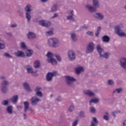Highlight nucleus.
Returning <instances> with one entry per match:
<instances>
[{"instance_id":"nucleus-23","label":"nucleus","mask_w":126,"mask_h":126,"mask_svg":"<svg viewBox=\"0 0 126 126\" xmlns=\"http://www.w3.org/2000/svg\"><path fill=\"white\" fill-rule=\"evenodd\" d=\"M29 105L30 103L28 101H25L24 102V112L25 113H27L28 111L29 110Z\"/></svg>"},{"instance_id":"nucleus-27","label":"nucleus","mask_w":126,"mask_h":126,"mask_svg":"<svg viewBox=\"0 0 126 126\" xmlns=\"http://www.w3.org/2000/svg\"><path fill=\"white\" fill-rule=\"evenodd\" d=\"M13 106L12 105H9L7 107L6 111L7 112L8 114L9 115H11L13 113Z\"/></svg>"},{"instance_id":"nucleus-63","label":"nucleus","mask_w":126,"mask_h":126,"mask_svg":"<svg viewBox=\"0 0 126 126\" xmlns=\"http://www.w3.org/2000/svg\"><path fill=\"white\" fill-rule=\"evenodd\" d=\"M23 116H24V119L25 120H26V119H27V115H26V114L25 113H24Z\"/></svg>"},{"instance_id":"nucleus-25","label":"nucleus","mask_w":126,"mask_h":126,"mask_svg":"<svg viewBox=\"0 0 126 126\" xmlns=\"http://www.w3.org/2000/svg\"><path fill=\"white\" fill-rule=\"evenodd\" d=\"M99 123L97 118L96 117L93 118V121H91V126H97V125Z\"/></svg>"},{"instance_id":"nucleus-24","label":"nucleus","mask_w":126,"mask_h":126,"mask_svg":"<svg viewBox=\"0 0 126 126\" xmlns=\"http://www.w3.org/2000/svg\"><path fill=\"white\" fill-rule=\"evenodd\" d=\"M10 100L12 103H13V104H16L17 103V101H18V95H13L12 98L10 99Z\"/></svg>"},{"instance_id":"nucleus-28","label":"nucleus","mask_w":126,"mask_h":126,"mask_svg":"<svg viewBox=\"0 0 126 126\" xmlns=\"http://www.w3.org/2000/svg\"><path fill=\"white\" fill-rule=\"evenodd\" d=\"M93 4L94 7H95V8H99V7H100V4L99 3V0H93Z\"/></svg>"},{"instance_id":"nucleus-3","label":"nucleus","mask_w":126,"mask_h":126,"mask_svg":"<svg viewBox=\"0 0 126 126\" xmlns=\"http://www.w3.org/2000/svg\"><path fill=\"white\" fill-rule=\"evenodd\" d=\"M9 85V82L6 80H3L1 83V91L3 94H6L8 89L7 87Z\"/></svg>"},{"instance_id":"nucleus-45","label":"nucleus","mask_w":126,"mask_h":126,"mask_svg":"<svg viewBox=\"0 0 126 126\" xmlns=\"http://www.w3.org/2000/svg\"><path fill=\"white\" fill-rule=\"evenodd\" d=\"M117 35L120 37H126V33L125 32H122V31Z\"/></svg>"},{"instance_id":"nucleus-20","label":"nucleus","mask_w":126,"mask_h":126,"mask_svg":"<svg viewBox=\"0 0 126 126\" xmlns=\"http://www.w3.org/2000/svg\"><path fill=\"white\" fill-rule=\"evenodd\" d=\"M96 50L97 51V53L99 55V57H100L101 56H102V54H103V53H104V49H103L101 47V45H97L96 46Z\"/></svg>"},{"instance_id":"nucleus-37","label":"nucleus","mask_w":126,"mask_h":126,"mask_svg":"<svg viewBox=\"0 0 126 126\" xmlns=\"http://www.w3.org/2000/svg\"><path fill=\"white\" fill-rule=\"evenodd\" d=\"M20 47L21 49H22L23 50H27V46H26V44H25V42H24L21 43Z\"/></svg>"},{"instance_id":"nucleus-16","label":"nucleus","mask_w":126,"mask_h":126,"mask_svg":"<svg viewBox=\"0 0 126 126\" xmlns=\"http://www.w3.org/2000/svg\"><path fill=\"white\" fill-rule=\"evenodd\" d=\"M27 35L28 39H29V40H32V39L36 38V34L34 32H29Z\"/></svg>"},{"instance_id":"nucleus-29","label":"nucleus","mask_w":126,"mask_h":126,"mask_svg":"<svg viewBox=\"0 0 126 126\" xmlns=\"http://www.w3.org/2000/svg\"><path fill=\"white\" fill-rule=\"evenodd\" d=\"M57 10H58V5L54 4L51 6L50 12H55Z\"/></svg>"},{"instance_id":"nucleus-35","label":"nucleus","mask_w":126,"mask_h":126,"mask_svg":"<svg viewBox=\"0 0 126 126\" xmlns=\"http://www.w3.org/2000/svg\"><path fill=\"white\" fill-rule=\"evenodd\" d=\"M99 99L93 98L90 101V105H91L92 103H94V104H97V103H99Z\"/></svg>"},{"instance_id":"nucleus-17","label":"nucleus","mask_w":126,"mask_h":126,"mask_svg":"<svg viewBox=\"0 0 126 126\" xmlns=\"http://www.w3.org/2000/svg\"><path fill=\"white\" fill-rule=\"evenodd\" d=\"M101 39L103 43H109L111 40L110 36L107 35L102 36Z\"/></svg>"},{"instance_id":"nucleus-56","label":"nucleus","mask_w":126,"mask_h":126,"mask_svg":"<svg viewBox=\"0 0 126 126\" xmlns=\"http://www.w3.org/2000/svg\"><path fill=\"white\" fill-rule=\"evenodd\" d=\"M56 17H59V14L55 13L54 14L53 16L51 17V18H56Z\"/></svg>"},{"instance_id":"nucleus-15","label":"nucleus","mask_w":126,"mask_h":126,"mask_svg":"<svg viewBox=\"0 0 126 126\" xmlns=\"http://www.w3.org/2000/svg\"><path fill=\"white\" fill-rule=\"evenodd\" d=\"M84 93L85 95H88V96H89V97H95V96H96L95 93L92 92L90 90L84 91Z\"/></svg>"},{"instance_id":"nucleus-32","label":"nucleus","mask_w":126,"mask_h":126,"mask_svg":"<svg viewBox=\"0 0 126 126\" xmlns=\"http://www.w3.org/2000/svg\"><path fill=\"white\" fill-rule=\"evenodd\" d=\"M40 61L36 60L34 62L33 66L34 68H39V67H40Z\"/></svg>"},{"instance_id":"nucleus-33","label":"nucleus","mask_w":126,"mask_h":126,"mask_svg":"<svg viewBox=\"0 0 126 126\" xmlns=\"http://www.w3.org/2000/svg\"><path fill=\"white\" fill-rule=\"evenodd\" d=\"M109 56H110V53L109 52L104 53L103 54L101 55L100 58H104V59H106V60H108L109 59Z\"/></svg>"},{"instance_id":"nucleus-2","label":"nucleus","mask_w":126,"mask_h":126,"mask_svg":"<svg viewBox=\"0 0 126 126\" xmlns=\"http://www.w3.org/2000/svg\"><path fill=\"white\" fill-rule=\"evenodd\" d=\"M48 44L51 48H59L60 46V40L55 37L49 38L48 40Z\"/></svg>"},{"instance_id":"nucleus-13","label":"nucleus","mask_w":126,"mask_h":126,"mask_svg":"<svg viewBox=\"0 0 126 126\" xmlns=\"http://www.w3.org/2000/svg\"><path fill=\"white\" fill-rule=\"evenodd\" d=\"M123 27H124V25L123 24H120L119 25L114 27L115 31L116 34H118L122 31L121 28H123Z\"/></svg>"},{"instance_id":"nucleus-62","label":"nucleus","mask_w":126,"mask_h":126,"mask_svg":"<svg viewBox=\"0 0 126 126\" xmlns=\"http://www.w3.org/2000/svg\"><path fill=\"white\" fill-rule=\"evenodd\" d=\"M22 108H23V107H22V106H17V108L18 109V110H22Z\"/></svg>"},{"instance_id":"nucleus-6","label":"nucleus","mask_w":126,"mask_h":126,"mask_svg":"<svg viewBox=\"0 0 126 126\" xmlns=\"http://www.w3.org/2000/svg\"><path fill=\"white\" fill-rule=\"evenodd\" d=\"M67 55L69 61H70L71 62L75 61V59H76V54H75V52H74L73 50H69L67 53Z\"/></svg>"},{"instance_id":"nucleus-61","label":"nucleus","mask_w":126,"mask_h":126,"mask_svg":"<svg viewBox=\"0 0 126 126\" xmlns=\"http://www.w3.org/2000/svg\"><path fill=\"white\" fill-rule=\"evenodd\" d=\"M0 79H1L2 80H6L5 79H6V77H5V76H2L0 77Z\"/></svg>"},{"instance_id":"nucleus-10","label":"nucleus","mask_w":126,"mask_h":126,"mask_svg":"<svg viewBox=\"0 0 126 126\" xmlns=\"http://www.w3.org/2000/svg\"><path fill=\"white\" fill-rule=\"evenodd\" d=\"M86 7L91 13H94V12H96V11H97V9H96V8L89 4L86 5Z\"/></svg>"},{"instance_id":"nucleus-52","label":"nucleus","mask_w":126,"mask_h":126,"mask_svg":"<svg viewBox=\"0 0 126 126\" xmlns=\"http://www.w3.org/2000/svg\"><path fill=\"white\" fill-rule=\"evenodd\" d=\"M46 34L48 35V36H51V35L54 34V32L52 31H49L46 32Z\"/></svg>"},{"instance_id":"nucleus-47","label":"nucleus","mask_w":126,"mask_h":126,"mask_svg":"<svg viewBox=\"0 0 126 126\" xmlns=\"http://www.w3.org/2000/svg\"><path fill=\"white\" fill-rule=\"evenodd\" d=\"M4 49H5L4 44L0 43V50H4Z\"/></svg>"},{"instance_id":"nucleus-9","label":"nucleus","mask_w":126,"mask_h":126,"mask_svg":"<svg viewBox=\"0 0 126 126\" xmlns=\"http://www.w3.org/2000/svg\"><path fill=\"white\" fill-rule=\"evenodd\" d=\"M38 23L39 25L43 27H50V26H51V22H46V21L44 20H39Z\"/></svg>"},{"instance_id":"nucleus-59","label":"nucleus","mask_w":126,"mask_h":126,"mask_svg":"<svg viewBox=\"0 0 126 126\" xmlns=\"http://www.w3.org/2000/svg\"><path fill=\"white\" fill-rule=\"evenodd\" d=\"M10 27L11 28H16V27H17V24H14L11 25Z\"/></svg>"},{"instance_id":"nucleus-40","label":"nucleus","mask_w":126,"mask_h":126,"mask_svg":"<svg viewBox=\"0 0 126 126\" xmlns=\"http://www.w3.org/2000/svg\"><path fill=\"white\" fill-rule=\"evenodd\" d=\"M107 84L110 86H113L115 84V82L112 79H109L107 81Z\"/></svg>"},{"instance_id":"nucleus-8","label":"nucleus","mask_w":126,"mask_h":126,"mask_svg":"<svg viewBox=\"0 0 126 126\" xmlns=\"http://www.w3.org/2000/svg\"><path fill=\"white\" fill-rule=\"evenodd\" d=\"M93 51H94V43L90 42L87 46L86 54L93 53Z\"/></svg>"},{"instance_id":"nucleus-46","label":"nucleus","mask_w":126,"mask_h":126,"mask_svg":"<svg viewBox=\"0 0 126 126\" xmlns=\"http://www.w3.org/2000/svg\"><path fill=\"white\" fill-rule=\"evenodd\" d=\"M54 57H55V58H56V59H57V61H58V62H62V58H61V56H60L58 54H56L54 55Z\"/></svg>"},{"instance_id":"nucleus-30","label":"nucleus","mask_w":126,"mask_h":126,"mask_svg":"<svg viewBox=\"0 0 126 126\" xmlns=\"http://www.w3.org/2000/svg\"><path fill=\"white\" fill-rule=\"evenodd\" d=\"M16 55L17 57H21L22 58H24L25 57V54L23 51H18L16 53Z\"/></svg>"},{"instance_id":"nucleus-43","label":"nucleus","mask_w":126,"mask_h":126,"mask_svg":"<svg viewBox=\"0 0 126 126\" xmlns=\"http://www.w3.org/2000/svg\"><path fill=\"white\" fill-rule=\"evenodd\" d=\"M35 95L37 96V97H39V98H42L43 97V93L42 92H36L35 93Z\"/></svg>"},{"instance_id":"nucleus-4","label":"nucleus","mask_w":126,"mask_h":126,"mask_svg":"<svg viewBox=\"0 0 126 126\" xmlns=\"http://www.w3.org/2000/svg\"><path fill=\"white\" fill-rule=\"evenodd\" d=\"M25 10L26 11V18L27 19L28 21H30L31 20V11H32V9H31V5L28 4L25 7Z\"/></svg>"},{"instance_id":"nucleus-34","label":"nucleus","mask_w":126,"mask_h":126,"mask_svg":"<svg viewBox=\"0 0 126 126\" xmlns=\"http://www.w3.org/2000/svg\"><path fill=\"white\" fill-rule=\"evenodd\" d=\"M123 91V89L121 88L116 89L114 90L113 91V94H115V93H117L118 94H120V93H121V92Z\"/></svg>"},{"instance_id":"nucleus-48","label":"nucleus","mask_w":126,"mask_h":126,"mask_svg":"<svg viewBox=\"0 0 126 126\" xmlns=\"http://www.w3.org/2000/svg\"><path fill=\"white\" fill-rule=\"evenodd\" d=\"M17 12L20 17H23V12H22V11L18 10Z\"/></svg>"},{"instance_id":"nucleus-54","label":"nucleus","mask_w":126,"mask_h":126,"mask_svg":"<svg viewBox=\"0 0 126 126\" xmlns=\"http://www.w3.org/2000/svg\"><path fill=\"white\" fill-rule=\"evenodd\" d=\"M87 35H89L90 36H93L94 35V33H93V32L91 31H88L87 32Z\"/></svg>"},{"instance_id":"nucleus-58","label":"nucleus","mask_w":126,"mask_h":126,"mask_svg":"<svg viewBox=\"0 0 126 126\" xmlns=\"http://www.w3.org/2000/svg\"><path fill=\"white\" fill-rule=\"evenodd\" d=\"M103 119H104V120H105V121H108L109 120V116L107 115H104Z\"/></svg>"},{"instance_id":"nucleus-50","label":"nucleus","mask_w":126,"mask_h":126,"mask_svg":"<svg viewBox=\"0 0 126 126\" xmlns=\"http://www.w3.org/2000/svg\"><path fill=\"white\" fill-rule=\"evenodd\" d=\"M78 124V120H75L74 122H73L72 126H77Z\"/></svg>"},{"instance_id":"nucleus-12","label":"nucleus","mask_w":126,"mask_h":126,"mask_svg":"<svg viewBox=\"0 0 126 126\" xmlns=\"http://www.w3.org/2000/svg\"><path fill=\"white\" fill-rule=\"evenodd\" d=\"M94 17L96 19L98 20H103L104 19V15L102 14V13L100 12H95V13L94 15Z\"/></svg>"},{"instance_id":"nucleus-53","label":"nucleus","mask_w":126,"mask_h":126,"mask_svg":"<svg viewBox=\"0 0 126 126\" xmlns=\"http://www.w3.org/2000/svg\"><path fill=\"white\" fill-rule=\"evenodd\" d=\"M42 90V88L41 87H36L34 90L35 92H40V90Z\"/></svg>"},{"instance_id":"nucleus-51","label":"nucleus","mask_w":126,"mask_h":126,"mask_svg":"<svg viewBox=\"0 0 126 126\" xmlns=\"http://www.w3.org/2000/svg\"><path fill=\"white\" fill-rule=\"evenodd\" d=\"M68 111L69 112H73V111H74V106L73 105L71 106L69 108H68Z\"/></svg>"},{"instance_id":"nucleus-42","label":"nucleus","mask_w":126,"mask_h":126,"mask_svg":"<svg viewBox=\"0 0 126 126\" xmlns=\"http://www.w3.org/2000/svg\"><path fill=\"white\" fill-rule=\"evenodd\" d=\"M9 103V101L6 100H4L1 102V104L3 106H7V105H8Z\"/></svg>"},{"instance_id":"nucleus-38","label":"nucleus","mask_w":126,"mask_h":126,"mask_svg":"<svg viewBox=\"0 0 126 126\" xmlns=\"http://www.w3.org/2000/svg\"><path fill=\"white\" fill-rule=\"evenodd\" d=\"M90 112L92 114H96V112H97V110H96V108H95V107L92 106L90 107Z\"/></svg>"},{"instance_id":"nucleus-49","label":"nucleus","mask_w":126,"mask_h":126,"mask_svg":"<svg viewBox=\"0 0 126 126\" xmlns=\"http://www.w3.org/2000/svg\"><path fill=\"white\" fill-rule=\"evenodd\" d=\"M56 100L57 101V102H62V101H63V99L62 98L61 96H57V97L56 98Z\"/></svg>"},{"instance_id":"nucleus-57","label":"nucleus","mask_w":126,"mask_h":126,"mask_svg":"<svg viewBox=\"0 0 126 126\" xmlns=\"http://www.w3.org/2000/svg\"><path fill=\"white\" fill-rule=\"evenodd\" d=\"M37 71L36 72H33L32 73H31L32 76H38V73H36Z\"/></svg>"},{"instance_id":"nucleus-26","label":"nucleus","mask_w":126,"mask_h":126,"mask_svg":"<svg viewBox=\"0 0 126 126\" xmlns=\"http://www.w3.org/2000/svg\"><path fill=\"white\" fill-rule=\"evenodd\" d=\"M33 50L28 49H26V56L28 57H32V55H33Z\"/></svg>"},{"instance_id":"nucleus-31","label":"nucleus","mask_w":126,"mask_h":126,"mask_svg":"<svg viewBox=\"0 0 126 126\" xmlns=\"http://www.w3.org/2000/svg\"><path fill=\"white\" fill-rule=\"evenodd\" d=\"M78 116L79 118H82L84 119L86 117V115L85 114V111H81L79 112Z\"/></svg>"},{"instance_id":"nucleus-7","label":"nucleus","mask_w":126,"mask_h":126,"mask_svg":"<svg viewBox=\"0 0 126 126\" xmlns=\"http://www.w3.org/2000/svg\"><path fill=\"white\" fill-rule=\"evenodd\" d=\"M39 102H41V99L36 96H33L31 98V104L32 106H37Z\"/></svg>"},{"instance_id":"nucleus-11","label":"nucleus","mask_w":126,"mask_h":126,"mask_svg":"<svg viewBox=\"0 0 126 126\" xmlns=\"http://www.w3.org/2000/svg\"><path fill=\"white\" fill-rule=\"evenodd\" d=\"M120 64L124 69H126V58H122L120 60Z\"/></svg>"},{"instance_id":"nucleus-18","label":"nucleus","mask_w":126,"mask_h":126,"mask_svg":"<svg viewBox=\"0 0 126 126\" xmlns=\"http://www.w3.org/2000/svg\"><path fill=\"white\" fill-rule=\"evenodd\" d=\"M71 39L73 42H77V37L76 36V33L74 32H71L70 33Z\"/></svg>"},{"instance_id":"nucleus-41","label":"nucleus","mask_w":126,"mask_h":126,"mask_svg":"<svg viewBox=\"0 0 126 126\" xmlns=\"http://www.w3.org/2000/svg\"><path fill=\"white\" fill-rule=\"evenodd\" d=\"M66 19L67 20H72L73 21H75V19H74L73 16L70 15L66 16Z\"/></svg>"},{"instance_id":"nucleus-60","label":"nucleus","mask_w":126,"mask_h":126,"mask_svg":"<svg viewBox=\"0 0 126 126\" xmlns=\"http://www.w3.org/2000/svg\"><path fill=\"white\" fill-rule=\"evenodd\" d=\"M81 28H84L85 29H87L88 28V26L84 25L83 26H81Z\"/></svg>"},{"instance_id":"nucleus-5","label":"nucleus","mask_w":126,"mask_h":126,"mask_svg":"<svg viewBox=\"0 0 126 126\" xmlns=\"http://www.w3.org/2000/svg\"><path fill=\"white\" fill-rule=\"evenodd\" d=\"M58 75V72L54 71L53 72H49L46 75V80L47 82H52L53 81V77Z\"/></svg>"},{"instance_id":"nucleus-36","label":"nucleus","mask_w":126,"mask_h":126,"mask_svg":"<svg viewBox=\"0 0 126 126\" xmlns=\"http://www.w3.org/2000/svg\"><path fill=\"white\" fill-rule=\"evenodd\" d=\"M46 57H47L48 59H53L54 57H55V55H54V54H53L52 52H48L46 54Z\"/></svg>"},{"instance_id":"nucleus-21","label":"nucleus","mask_w":126,"mask_h":126,"mask_svg":"<svg viewBox=\"0 0 126 126\" xmlns=\"http://www.w3.org/2000/svg\"><path fill=\"white\" fill-rule=\"evenodd\" d=\"M47 61L50 63H52L53 65H57L58 64V62L54 58L48 59Z\"/></svg>"},{"instance_id":"nucleus-39","label":"nucleus","mask_w":126,"mask_h":126,"mask_svg":"<svg viewBox=\"0 0 126 126\" xmlns=\"http://www.w3.org/2000/svg\"><path fill=\"white\" fill-rule=\"evenodd\" d=\"M101 29H102L101 27H97V31L95 32V36L96 37H98L99 36V34H100V32H101Z\"/></svg>"},{"instance_id":"nucleus-44","label":"nucleus","mask_w":126,"mask_h":126,"mask_svg":"<svg viewBox=\"0 0 126 126\" xmlns=\"http://www.w3.org/2000/svg\"><path fill=\"white\" fill-rule=\"evenodd\" d=\"M3 56L4 57H5V58H8L9 59H12V58H13L12 56L10 55V54L7 53L6 52L4 53Z\"/></svg>"},{"instance_id":"nucleus-14","label":"nucleus","mask_w":126,"mask_h":126,"mask_svg":"<svg viewBox=\"0 0 126 126\" xmlns=\"http://www.w3.org/2000/svg\"><path fill=\"white\" fill-rule=\"evenodd\" d=\"M84 70H85V69H84V67L79 65L76 68L75 72L76 73H77V74H80V73H81V72H83Z\"/></svg>"},{"instance_id":"nucleus-19","label":"nucleus","mask_w":126,"mask_h":126,"mask_svg":"<svg viewBox=\"0 0 126 126\" xmlns=\"http://www.w3.org/2000/svg\"><path fill=\"white\" fill-rule=\"evenodd\" d=\"M23 86L25 90H26L27 92H32V90L30 88V86H29V84H28L27 82L24 83Z\"/></svg>"},{"instance_id":"nucleus-22","label":"nucleus","mask_w":126,"mask_h":126,"mask_svg":"<svg viewBox=\"0 0 126 126\" xmlns=\"http://www.w3.org/2000/svg\"><path fill=\"white\" fill-rule=\"evenodd\" d=\"M25 69H26L28 73H32L33 68L32 66L30 65H27L25 66Z\"/></svg>"},{"instance_id":"nucleus-1","label":"nucleus","mask_w":126,"mask_h":126,"mask_svg":"<svg viewBox=\"0 0 126 126\" xmlns=\"http://www.w3.org/2000/svg\"><path fill=\"white\" fill-rule=\"evenodd\" d=\"M65 82L68 87H71L74 88L75 85H74V81L76 80L74 77L69 75H66L64 76Z\"/></svg>"},{"instance_id":"nucleus-64","label":"nucleus","mask_w":126,"mask_h":126,"mask_svg":"<svg viewBox=\"0 0 126 126\" xmlns=\"http://www.w3.org/2000/svg\"><path fill=\"white\" fill-rule=\"evenodd\" d=\"M122 126H126V120L123 121Z\"/></svg>"},{"instance_id":"nucleus-55","label":"nucleus","mask_w":126,"mask_h":126,"mask_svg":"<svg viewBox=\"0 0 126 126\" xmlns=\"http://www.w3.org/2000/svg\"><path fill=\"white\" fill-rule=\"evenodd\" d=\"M68 14L72 15V16H74V11L72 10H70Z\"/></svg>"}]
</instances>
